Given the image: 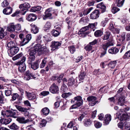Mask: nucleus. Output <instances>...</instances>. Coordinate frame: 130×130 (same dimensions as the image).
<instances>
[{
    "instance_id": "9d476101",
    "label": "nucleus",
    "mask_w": 130,
    "mask_h": 130,
    "mask_svg": "<svg viewBox=\"0 0 130 130\" xmlns=\"http://www.w3.org/2000/svg\"><path fill=\"white\" fill-rule=\"evenodd\" d=\"M16 120L19 123L22 124H25L27 123L29 121L28 119L25 120V118L23 117H17Z\"/></svg>"
},
{
    "instance_id": "2f4dec72",
    "label": "nucleus",
    "mask_w": 130,
    "mask_h": 130,
    "mask_svg": "<svg viewBox=\"0 0 130 130\" xmlns=\"http://www.w3.org/2000/svg\"><path fill=\"white\" fill-rule=\"evenodd\" d=\"M42 111L43 114L45 115H47L50 112L49 109L47 107H45L42 109Z\"/></svg>"
},
{
    "instance_id": "338daca9",
    "label": "nucleus",
    "mask_w": 130,
    "mask_h": 130,
    "mask_svg": "<svg viewBox=\"0 0 130 130\" xmlns=\"http://www.w3.org/2000/svg\"><path fill=\"white\" fill-rule=\"evenodd\" d=\"M18 95L17 93L14 94L12 96V99L13 100H15L18 97Z\"/></svg>"
},
{
    "instance_id": "393cba45",
    "label": "nucleus",
    "mask_w": 130,
    "mask_h": 130,
    "mask_svg": "<svg viewBox=\"0 0 130 130\" xmlns=\"http://www.w3.org/2000/svg\"><path fill=\"white\" fill-rule=\"evenodd\" d=\"M7 34V32L4 31V30L3 28H1L0 30V38L2 39Z\"/></svg>"
},
{
    "instance_id": "864d4df0",
    "label": "nucleus",
    "mask_w": 130,
    "mask_h": 130,
    "mask_svg": "<svg viewBox=\"0 0 130 130\" xmlns=\"http://www.w3.org/2000/svg\"><path fill=\"white\" fill-rule=\"evenodd\" d=\"M98 39H95L93 41L91 42H90L89 43V44H90L92 46V45H94L95 44H96L98 42Z\"/></svg>"
},
{
    "instance_id": "f3484780",
    "label": "nucleus",
    "mask_w": 130,
    "mask_h": 130,
    "mask_svg": "<svg viewBox=\"0 0 130 130\" xmlns=\"http://www.w3.org/2000/svg\"><path fill=\"white\" fill-rule=\"evenodd\" d=\"M12 11V9L11 7H8L4 9L3 12L5 14L8 15L11 13Z\"/></svg>"
},
{
    "instance_id": "9b49d317",
    "label": "nucleus",
    "mask_w": 130,
    "mask_h": 130,
    "mask_svg": "<svg viewBox=\"0 0 130 130\" xmlns=\"http://www.w3.org/2000/svg\"><path fill=\"white\" fill-rule=\"evenodd\" d=\"M37 17L34 14L31 13L28 15L26 18V19L29 21H32L35 20Z\"/></svg>"
},
{
    "instance_id": "a19ab883",
    "label": "nucleus",
    "mask_w": 130,
    "mask_h": 130,
    "mask_svg": "<svg viewBox=\"0 0 130 130\" xmlns=\"http://www.w3.org/2000/svg\"><path fill=\"white\" fill-rule=\"evenodd\" d=\"M46 58H45L42 60V62L40 65V67L41 68H43L45 66L46 62Z\"/></svg>"
},
{
    "instance_id": "bb28decb",
    "label": "nucleus",
    "mask_w": 130,
    "mask_h": 130,
    "mask_svg": "<svg viewBox=\"0 0 130 130\" xmlns=\"http://www.w3.org/2000/svg\"><path fill=\"white\" fill-rule=\"evenodd\" d=\"M41 9L40 6H38L37 7H33L30 9V11L32 12H35L37 11L40 10Z\"/></svg>"
},
{
    "instance_id": "cd10ccee",
    "label": "nucleus",
    "mask_w": 130,
    "mask_h": 130,
    "mask_svg": "<svg viewBox=\"0 0 130 130\" xmlns=\"http://www.w3.org/2000/svg\"><path fill=\"white\" fill-rule=\"evenodd\" d=\"M38 67L39 64L37 62H35L31 64V68L34 70L37 69Z\"/></svg>"
},
{
    "instance_id": "f8f14e48",
    "label": "nucleus",
    "mask_w": 130,
    "mask_h": 130,
    "mask_svg": "<svg viewBox=\"0 0 130 130\" xmlns=\"http://www.w3.org/2000/svg\"><path fill=\"white\" fill-rule=\"evenodd\" d=\"M52 11V8H50L46 10L45 12V15L43 17V19L44 20H45L47 18L51 16Z\"/></svg>"
},
{
    "instance_id": "c03bdc74",
    "label": "nucleus",
    "mask_w": 130,
    "mask_h": 130,
    "mask_svg": "<svg viewBox=\"0 0 130 130\" xmlns=\"http://www.w3.org/2000/svg\"><path fill=\"white\" fill-rule=\"evenodd\" d=\"M8 88L9 89L6 90L5 91V94L6 96H9L11 94V90L10 89L11 87L10 88L8 87Z\"/></svg>"
},
{
    "instance_id": "3c124183",
    "label": "nucleus",
    "mask_w": 130,
    "mask_h": 130,
    "mask_svg": "<svg viewBox=\"0 0 130 130\" xmlns=\"http://www.w3.org/2000/svg\"><path fill=\"white\" fill-rule=\"evenodd\" d=\"M14 45V43L12 41L9 42L7 44V46L8 47L10 48H11L15 46Z\"/></svg>"
},
{
    "instance_id": "7c9ffc66",
    "label": "nucleus",
    "mask_w": 130,
    "mask_h": 130,
    "mask_svg": "<svg viewBox=\"0 0 130 130\" xmlns=\"http://www.w3.org/2000/svg\"><path fill=\"white\" fill-rule=\"evenodd\" d=\"M31 31L32 33L35 34H36L38 32V29L35 25H32Z\"/></svg>"
},
{
    "instance_id": "69168bd1",
    "label": "nucleus",
    "mask_w": 130,
    "mask_h": 130,
    "mask_svg": "<svg viewBox=\"0 0 130 130\" xmlns=\"http://www.w3.org/2000/svg\"><path fill=\"white\" fill-rule=\"evenodd\" d=\"M49 93V92L48 91H43L41 93V95L45 96L48 94Z\"/></svg>"
},
{
    "instance_id": "423d86ee",
    "label": "nucleus",
    "mask_w": 130,
    "mask_h": 130,
    "mask_svg": "<svg viewBox=\"0 0 130 130\" xmlns=\"http://www.w3.org/2000/svg\"><path fill=\"white\" fill-rule=\"evenodd\" d=\"M19 51V48L17 46H15L11 48L8 50V53L9 54L11 55V56L13 55L16 54Z\"/></svg>"
},
{
    "instance_id": "4be33fe9",
    "label": "nucleus",
    "mask_w": 130,
    "mask_h": 130,
    "mask_svg": "<svg viewBox=\"0 0 130 130\" xmlns=\"http://www.w3.org/2000/svg\"><path fill=\"white\" fill-rule=\"evenodd\" d=\"M119 50L116 48H112L108 50V52L111 54H116L118 52Z\"/></svg>"
},
{
    "instance_id": "4c0bfd02",
    "label": "nucleus",
    "mask_w": 130,
    "mask_h": 130,
    "mask_svg": "<svg viewBox=\"0 0 130 130\" xmlns=\"http://www.w3.org/2000/svg\"><path fill=\"white\" fill-rule=\"evenodd\" d=\"M60 33V31L55 29L53 30L52 31V35L54 37L57 36L59 35Z\"/></svg>"
},
{
    "instance_id": "2eb2a0df",
    "label": "nucleus",
    "mask_w": 130,
    "mask_h": 130,
    "mask_svg": "<svg viewBox=\"0 0 130 130\" xmlns=\"http://www.w3.org/2000/svg\"><path fill=\"white\" fill-rule=\"evenodd\" d=\"M118 105L121 106L123 105L125 101V96L123 95L120 97L118 100Z\"/></svg>"
},
{
    "instance_id": "ddd939ff",
    "label": "nucleus",
    "mask_w": 130,
    "mask_h": 130,
    "mask_svg": "<svg viewBox=\"0 0 130 130\" xmlns=\"http://www.w3.org/2000/svg\"><path fill=\"white\" fill-rule=\"evenodd\" d=\"M111 120V116L110 115H106L104 118V123L105 125H107L110 121Z\"/></svg>"
},
{
    "instance_id": "0e129e2a",
    "label": "nucleus",
    "mask_w": 130,
    "mask_h": 130,
    "mask_svg": "<svg viewBox=\"0 0 130 130\" xmlns=\"http://www.w3.org/2000/svg\"><path fill=\"white\" fill-rule=\"evenodd\" d=\"M125 33L124 32H123L122 33L121 36V37L122 38V41H124L125 40Z\"/></svg>"
},
{
    "instance_id": "8fccbe9b",
    "label": "nucleus",
    "mask_w": 130,
    "mask_h": 130,
    "mask_svg": "<svg viewBox=\"0 0 130 130\" xmlns=\"http://www.w3.org/2000/svg\"><path fill=\"white\" fill-rule=\"evenodd\" d=\"M29 41L27 40L26 38H24L22 41L21 43L22 45H24L28 43Z\"/></svg>"
},
{
    "instance_id": "5fc2aeb1",
    "label": "nucleus",
    "mask_w": 130,
    "mask_h": 130,
    "mask_svg": "<svg viewBox=\"0 0 130 130\" xmlns=\"http://www.w3.org/2000/svg\"><path fill=\"white\" fill-rule=\"evenodd\" d=\"M8 4L7 0H5L2 3V6L3 7H5L7 6Z\"/></svg>"
},
{
    "instance_id": "c85d7f7f",
    "label": "nucleus",
    "mask_w": 130,
    "mask_h": 130,
    "mask_svg": "<svg viewBox=\"0 0 130 130\" xmlns=\"http://www.w3.org/2000/svg\"><path fill=\"white\" fill-rule=\"evenodd\" d=\"M29 54L30 55V57L29 58V59L28 61V62L29 63L31 64L32 62L33 61L35 58V55H31L30 52Z\"/></svg>"
},
{
    "instance_id": "f257e3e1",
    "label": "nucleus",
    "mask_w": 130,
    "mask_h": 130,
    "mask_svg": "<svg viewBox=\"0 0 130 130\" xmlns=\"http://www.w3.org/2000/svg\"><path fill=\"white\" fill-rule=\"evenodd\" d=\"M49 50L45 46H42L39 44L35 45L33 48L30 50L31 55H35L37 53L39 55L45 54L48 53Z\"/></svg>"
},
{
    "instance_id": "6e6d98bb",
    "label": "nucleus",
    "mask_w": 130,
    "mask_h": 130,
    "mask_svg": "<svg viewBox=\"0 0 130 130\" xmlns=\"http://www.w3.org/2000/svg\"><path fill=\"white\" fill-rule=\"evenodd\" d=\"M95 127L97 128L100 127L102 126L101 123L99 122H96L94 124Z\"/></svg>"
},
{
    "instance_id": "dca6fc26",
    "label": "nucleus",
    "mask_w": 130,
    "mask_h": 130,
    "mask_svg": "<svg viewBox=\"0 0 130 130\" xmlns=\"http://www.w3.org/2000/svg\"><path fill=\"white\" fill-rule=\"evenodd\" d=\"M11 121V119L10 118L8 119L4 118L1 119L0 122L2 124L7 125Z\"/></svg>"
},
{
    "instance_id": "e433bc0d",
    "label": "nucleus",
    "mask_w": 130,
    "mask_h": 130,
    "mask_svg": "<svg viewBox=\"0 0 130 130\" xmlns=\"http://www.w3.org/2000/svg\"><path fill=\"white\" fill-rule=\"evenodd\" d=\"M51 24L50 22H47L45 24L44 27V30H46L50 29L51 27Z\"/></svg>"
},
{
    "instance_id": "a211bd4d",
    "label": "nucleus",
    "mask_w": 130,
    "mask_h": 130,
    "mask_svg": "<svg viewBox=\"0 0 130 130\" xmlns=\"http://www.w3.org/2000/svg\"><path fill=\"white\" fill-rule=\"evenodd\" d=\"M96 7L102 9V13L104 12L106 10V7L102 2L98 4L97 5Z\"/></svg>"
},
{
    "instance_id": "20e7f679",
    "label": "nucleus",
    "mask_w": 130,
    "mask_h": 130,
    "mask_svg": "<svg viewBox=\"0 0 130 130\" xmlns=\"http://www.w3.org/2000/svg\"><path fill=\"white\" fill-rule=\"evenodd\" d=\"M49 90L52 93L57 94L59 93V88L58 86L53 84L50 87Z\"/></svg>"
},
{
    "instance_id": "b1692460",
    "label": "nucleus",
    "mask_w": 130,
    "mask_h": 130,
    "mask_svg": "<svg viewBox=\"0 0 130 130\" xmlns=\"http://www.w3.org/2000/svg\"><path fill=\"white\" fill-rule=\"evenodd\" d=\"M15 107L19 111L22 112H26L28 110L27 108L23 107L21 106L16 105Z\"/></svg>"
},
{
    "instance_id": "7ed1b4c3",
    "label": "nucleus",
    "mask_w": 130,
    "mask_h": 130,
    "mask_svg": "<svg viewBox=\"0 0 130 130\" xmlns=\"http://www.w3.org/2000/svg\"><path fill=\"white\" fill-rule=\"evenodd\" d=\"M74 99L75 101H76V104L71 106L72 109L76 108L81 105V97L80 96L75 97Z\"/></svg>"
},
{
    "instance_id": "a18cd8bd",
    "label": "nucleus",
    "mask_w": 130,
    "mask_h": 130,
    "mask_svg": "<svg viewBox=\"0 0 130 130\" xmlns=\"http://www.w3.org/2000/svg\"><path fill=\"white\" fill-rule=\"evenodd\" d=\"M92 48V46L89 43L85 47V49L86 50L88 51H89L91 50Z\"/></svg>"
},
{
    "instance_id": "bf43d9fd",
    "label": "nucleus",
    "mask_w": 130,
    "mask_h": 130,
    "mask_svg": "<svg viewBox=\"0 0 130 130\" xmlns=\"http://www.w3.org/2000/svg\"><path fill=\"white\" fill-rule=\"evenodd\" d=\"M61 90L64 92H66L68 90V89L66 85H63L62 86Z\"/></svg>"
},
{
    "instance_id": "79ce46f5",
    "label": "nucleus",
    "mask_w": 130,
    "mask_h": 130,
    "mask_svg": "<svg viewBox=\"0 0 130 130\" xmlns=\"http://www.w3.org/2000/svg\"><path fill=\"white\" fill-rule=\"evenodd\" d=\"M74 84V80L73 78L69 79L68 80V85L69 86H72Z\"/></svg>"
},
{
    "instance_id": "c756f323",
    "label": "nucleus",
    "mask_w": 130,
    "mask_h": 130,
    "mask_svg": "<svg viewBox=\"0 0 130 130\" xmlns=\"http://www.w3.org/2000/svg\"><path fill=\"white\" fill-rule=\"evenodd\" d=\"M103 32L100 30L96 31L94 32V36L96 37H99L101 36L103 34Z\"/></svg>"
},
{
    "instance_id": "412c9836",
    "label": "nucleus",
    "mask_w": 130,
    "mask_h": 130,
    "mask_svg": "<svg viewBox=\"0 0 130 130\" xmlns=\"http://www.w3.org/2000/svg\"><path fill=\"white\" fill-rule=\"evenodd\" d=\"M111 36V34L110 32H107L104 34L103 36L102 37V38L104 40H107Z\"/></svg>"
},
{
    "instance_id": "6ab92c4d",
    "label": "nucleus",
    "mask_w": 130,
    "mask_h": 130,
    "mask_svg": "<svg viewBox=\"0 0 130 130\" xmlns=\"http://www.w3.org/2000/svg\"><path fill=\"white\" fill-rule=\"evenodd\" d=\"M26 95L29 100L35 99L36 98L35 94L33 93H29L27 91H26Z\"/></svg>"
},
{
    "instance_id": "72a5a7b5",
    "label": "nucleus",
    "mask_w": 130,
    "mask_h": 130,
    "mask_svg": "<svg viewBox=\"0 0 130 130\" xmlns=\"http://www.w3.org/2000/svg\"><path fill=\"white\" fill-rule=\"evenodd\" d=\"M84 125L86 126H89L92 123V121L90 119H86L84 121Z\"/></svg>"
},
{
    "instance_id": "f03ea898",
    "label": "nucleus",
    "mask_w": 130,
    "mask_h": 130,
    "mask_svg": "<svg viewBox=\"0 0 130 130\" xmlns=\"http://www.w3.org/2000/svg\"><path fill=\"white\" fill-rule=\"evenodd\" d=\"M26 58L24 57L22 58L21 60L15 63V64L19 65V70L21 72H23L25 71L26 69V67L24 62L25 61Z\"/></svg>"
},
{
    "instance_id": "a878e982",
    "label": "nucleus",
    "mask_w": 130,
    "mask_h": 130,
    "mask_svg": "<svg viewBox=\"0 0 130 130\" xmlns=\"http://www.w3.org/2000/svg\"><path fill=\"white\" fill-rule=\"evenodd\" d=\"M7 30L9 31L15 30V26L13 24H10L7 28Z\"/></svg>"
},
{
    "instance_id": "58836bf2",
    "label": "nucleus",
    "mask_w": 130,
    "mask_h": 130,
    "mask_svg": "<svg viewBox=\"0 0 130 130\" xmlns=\"http://www.w3.org/2000/svg\"><path fill=\"white\" fill-rule=\"evenodd\" d=\"M95 24L94 23L90 24H89L88 26H86L85 27H83V29H84L85 28H86V30H87L89 28H93L95 27Z\"/></svg>"
},
{
    "instance_id": "c9c22d12",
    "label": "nucleus",
    "mask_w": 130,
    "mask_h": 130,
    "mask_svg": "<svg viewBox=\"0 0 130 130\" xmlns=\"http://www.w3.org/2000/svg\"><path fill=\"white\" fill-rule=\"evenodd\" d=\"M116 61H112L108 63V66L112 69H113L116 66Z\"/></svg>"
},
{
    "instance_id": "f704fd0d",
    "label": "nucleus",
    "mask_w": 130,
    "mask_h": 130,
    "mask_svg": "<svg viewBox=\"0 0 130 130\" xmlns=\"http://www.w3.org/2000/svg\"><path fill=\"white\" fill-rule=\"evenodd\" d=\"M125 0H117L116 3L117 5L119 7H121L123 5Z\"/></svg>"
},
{
    "instance_id": "4468645a",
    "label": "nucleus",
    "mask_w": 130,
    "mask_h": 130,
    "mask_svg": "<svg viewBox=\"0 0 130 130\" xmlns=\"http://www.w3.org/2000/svg\"><path fill=\"white\" fill-rule=\"evenodd\" d=\"M30 7V4L27 3H25L21 4L20 5L19 8L22 11L25 10L26 9L29 8Z\"/></svg>"
},
{
    "instance_id": "603ef678",
    "label": "nucleus",
    "mask_w": 130,
    "mask_h": 130,
    "mask_svg": "<svg viewBox=\"0 0 130 130\" xmlns=\"http://www.w3.org/2000/svg\"><path fill=\"white\" fill-rule=\"evenodd\" d=\"M128 118V116L126 114H123L121 116V118L123 120H127Z\"/></svg>"
},
{
    "instance_id": "09e8293b",
    "label": "nucleus",
    "mask_w": 130,
    "mask_h": 130,
    "mask_svg": "<svg viewBox=\"0 0 130 130\" xmlns=\"http://www.w3.org/2000/svg\"><path fill=\"white\" fill-rule=\"evenodd\" d=\"M120 9L117 8V7H113L111 9V11L114 14H115L119 11Z\"/></svg>"
},
{
    "instance_id": "473e14b6",
    "label": "nucleus",
    "mask_w": 130,
    "mask_h": 130,
    "mask_svg": "<svg viewBox=\"0 0 130 130\" xmlns=\"http://www.w3.org/2000/svg\"><path fill=\"white\" fill-rule=\"evenodd\" d=\"M93 9V8L92 7H91L89 8L85 9L83 12V14L84 15H87Z\"/></svg>"
},
{
    "instance_id": "4d7b16f0",
    "label": "nucleus",
    "mask_w": 130,
    "mask_h": 130,
    "mask_svg": "<svg viewBox=\"0 0 130 130\" xmlns=\"http://www.w3.org/2000/svg\"><path fill=\"white\" fill-rule=\"evenodd\" d=\"M46 121L45 120H43L42 122V123H41L40 127H42L45 126L46 124Z\"/></svg>"
},
{
    "instance_id": "1a4fd4ad",
    "label": "nucleus",
    "mask_w": 130,
    "mask_h": 130,
    "mask_svg": "<svg viewBox=\"0 0 130 130\" xmlns=\"http://www.w3.org/2000/svg\"><path fill=\"white\" fill-rule=\"evenodd\" d=\"M113 42L112 40L109 41L106 43H105L102 45V48L105 51H106L107 48L110 46H112L113 45Z\"/></svg>"
},
{
    "instance_id": "6e6552de",
    "label": "nucleus",
    "mask_w": 130,
    "mask_h": 130,
    "mask_svg": "<svg viewBox=\"0 0 130 130\" xmlns=\"http://www.w3.org/2000/svg\"><path fill=\"white\" fill-rule=\"evenodd\" d=\"M61 43L59 42L53 41L51 45V50L54 51L58 48V47L61 45Z\"/></svg>"
},
{
    "instance_id": "774afa93",
    "label": "nucleus",
    "mask_w": 130,
    "mask_h": 130,
    "mask_svg": "<svg viewBox=\"0 0 130 130\" xmlns=\"http://www.w3.org/2000/svg\"><path fill=\"white\" fill-rule=\"evenodd\" d=\"M26 38L29 41L31 40L32 38V36L31 34H28L26 36Z\"/></svg>"
},
{
    "instance_id": "680f3d73",
    "label": "nucleus",
    "mask_w": 130,
    "mask_h": 130,
    "mask_svg": "<svg viewBox=\"0 0 130 130\" xmlns=\"http://www.w3.org/2000/svg\"><path fill=\"white\" fill-rule=\"evenodd\" d=\"M109 29L111 31L114 28L113 24V22H111L109 24Z\"/></svg>"
},
{
    "instance_id": "0eeeda50",
    "label": "nucleus",
    "mask_w": 130,
    "mask_h": 130,
    "mask_svg": "<svg viewBox=\"0 0 130 130\" xmlns=\"http://www.w3.org/2000/svg\"><path fill=\"white\" fill-rule=\"evenodd\" d=\"M99 11L98 10H95L90 14V18L92 19H95L99 17Z\"/></svg>"
},
{
    "instance_id": "37998d69",
    "label": "nucleus",
    "mask_w": 130,
    "mask_h": 130,
    "mask_svg": "<svg viewBox=\"0 0 130 130\" xmlns=\"http://www.w3.org/2000/svg\"><path fill=\"white\" fill-rule=\"evenodd\" d=\"M130 57V50L126 52L123 56L124 59L128 58Z\"/></svg>"
},
{
    "instance_id": "39448f33",
    "label": "nucleus",
    "mask_w": 130,
    "mask_h": 130,
    "mask_svg": "<svg viewBox=\"0 0 130 130\" xmlns=\"http://www.w3.org/2000/svg\"><path fill=\"white\" fill-rule=\"evenodd\" d=\"M87 99L88 101L90 102L89 105L91 106H94L98 102V101L96 100V98L94 96H89L87 98Z\"/></svg>"
},
{
    "instance_id": "5701e85b",
    "label": "nucleus",
    "mask_w": 130,
    "mask_h": 130,
    "mask_svg": "<svg viewBox=\"0 0 130 130\" xmlns=\"http://www.w3.org/2000/svg\"><path fill=\"white\" fill-rule=\"evenodd\" d=\"M63 76V74H61L59 77L54 76L52 77V79L53 80L57 79L58 82L60 83L62 79Z\"/></svg>"
},
{
    "instance_id": "ea45409f",
    "label": "nucleus",
    "mask_w": 130,
    "mask_h": 130,
    "mask_svg": "<svg viewBox=\"0 0 130 130\" xmlns=\"http://www.w3.org/2000/svg\"><path fill=\"white\" fill-rule=\"evenodd\" d=\"M23 55V54L22 53H21L13 57L12 58V59L13 60H15L20 58V57L22 56Z\"/></svg>"
},
{
    "instance_id": "de8ad7c7",
    "label": "nucleus",
    "mask_w": 130,
    "mask_h": 130,
    "mask_svg": "<svg viewBox=\"0 0 130 130\" xmlns=\"http://www.w3.org/2000/svg\"><path fill=\"white\" fill-rule=\"evenodd\" d=\"M72 94V93L70 92L65 93L62 94V96L63 98H66L70 95H71Z\"/></svg>"
},
{
    "instance_id": "13d9d810",
    "label": "nucleus",
    "mask_w": 130,
    "mask_h": 130,
    "mask_svg": "<svg viewBox=\"0 0 130 130\" xmlns=\"http://www.w3.org/2000/svg\"><path fill=\"white\" fill-rule=\"evenodd\" d=\"M15 30H19L21 29V25L19 24L16 25L15 26Z\"/></svg>"
},
{
    "instance_id": "e2e57ef3",
    "label": "nucleus",
    "mask_w": 130,
    "mask_h": 130,
    "mask_svg": "<svg viewBox=\"0 0 130 130\" xmlns=\"http://www.w3.org/2000/svg\"><path fill=\"white\" fill-rule=\"evenodd\" d=\"M4 96L2 94L0 95V103H4Z\"/></svg>"
},
{
    "instance_id": "49530a36",
    "label": "nucleus",
    "mask_w": 130,
    "mask_h": 130,
    "mask_svg": "<svg viewBox=\"0 0 130 130\" xmlns=\"http://www.w3.org/2000/svg\"><path fill=\"white\" fill-rule=\"evenodd\" d=\"M68 48L70 52L72 54L75 51V49L73 46H70Z\"/></svg>"
},
{
    "instance_id": "052dcab7",
    "label": "nucleus",
    "mask_w": 130,
    "mask_h": 130,
    "mask_svg": "<svg viewBox=\"0 0 130 130\" xmlns=\"http://www.w3.org/2000/svg\"><path fill=\"white\" fill-rule=\"evenodd\" d=\"M16 113L15 112H13L11 111L10 117H11L14 118H16L17 117L16 116L15 114Z\"/></svg>"
},
{
    "instance_id": "aec40b11",
    "label": "nucleus",
    "mask_w": 130,
    "mask_h": 130,
    "mask_svg": "<svg viewBox=\"0 0 130 130\" xmlns=\"http://www.w3.org/2000/svg\"><path fill=\"white\" fill-rule=\"evenodd\" d=\"M11 112V111L9 110H6V111H2L1 112V115L4 117H10Z\"/></svg>"
}]
</instances>
